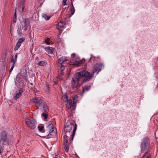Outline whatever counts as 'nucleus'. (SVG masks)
<instances>
[{"label": "nucleus", "mask_w": 158, "mask_h": 158, "mask_svg": "<svg viewBox=\"0 0 158 158\" xmlns=\"http://www.w3.org/2000/svg\"><path fill=\"white\" fill-rule=\"evenodd\" d=\"M88 72H82L81 71L75 73L72 80V88L73 91L77 90L79 82L81 81V85L90 81L91 76L87 75Z\"/></svg>", "instance_id": "1"}, {"label": "nucleus", "mask_w": 158, "mask_h": 158, "mask_svg": "<svg viewBox=\"0 0 158 158\" xmlns=\"http://www.w3.org/2000/svg\"><path fill=\"white\" fill-rule=\"evenodd\" d=\"M31 100L32 102L35 103L37 109H40L44 112H48L49 109L47 104L40 97H35L31 99Z\"/></svg>", "instance_id": "2"}, {"label": "nucleus", "mask_w": 158, "mask_h": 158, "mask_svg": "<svg viewBox=\"0 0 158 158\" xmlns=\"http://www.w3.org/2000/svg\"><path fill=\"white\" fill-rule=\"evenodd\" d=\"M150 143V139L148 137H145L142 140L140 146V151L141 153L144 154L141 158H144L146 157L147 154L149 152Z\"/></svg>", "instance_id": "3"}, {"label": "nucleus", "mask_w": 158, "mask_h": 158, "mask_svg": "<svg viewBox=\"0 0 158 158\" xmlns=\"http://www.w3.org/2000/svg\"><path fill=\"white\" fill-rule=\"evenodd\" d=\"M103 67L104 65L103 64H97L94 66V70H93L91 73L86 70H83L81 71L82 72H88V74L87 73V75H88V76H91V78L90 79V80L94 77V73L95 72H97V73H98V72L101 70L102 68Z\"/></svg>", "instance_id": "4"}, {"label": "nucleus", "mask_w": 158, "mask_h": 158, "mask_svg": "<svg viewBox=\"0 0 158 158\" xmlns=\"http://www.w3.org/2000/svg\"><path fill=\"white\" fill-rule=\"evenodd\" d=\"M25 123L28 127L31 129H34L36 127L37 123L33 118H27L25 119Z\"/></svg>", "instance_id": "5"}, {"label": "nucleus", "mask_w": 158, "mask_h": 158, "mask_svg": "<svg viewBox=\"0 0 158 158\" xmlns=\"http://www.w3.org/2000/svg\"><path fill=\"white\" fill-rule=\"evenodd\" d=\"M68 60L66 59V58L64 56L61 57L58 60L59 63L60 65V69L61 71L60 74L61 75H63V71L64 70L66 66V65L64 64V62Z\"/></svg>", "instance_id": "6"}, {"label": "nucleus", "mask_w": 158, "mask_h": 158, "mask_svg": "<svg viewBox=\"0 0 158 158\" xmlns=\"http://www.w3.org/2000/svg\"><path fill=\"white\" fill-rule=\"evenodd\" d=\"M7 134L6 132L5 131L2 132L0 135V144L3 143L7 141Z\"/></svg>", "instance_id": "7"}, {"label": "nucleus", "mask_w": 158, "mask_h": 158, "mask_svg": "<svg viewBox=\"0 0 158 158\" xmlns=\"http://www.w3.org/2000/svg\"><path fill=\"white\" fill-rule=\"evenodd\" d=\"M73 125V124H72L70 121H67L66 122L64 128V130L66 133L67 132H69L72 130Z\"/></svg>", "instance_id": "8"}, {"label": "nucleus", "mask_w": 158, "mask_h": 158, "mask_svg": "<svg viewBox=\"0 0 158 158\" xmlns=\"http://www.w3.org/2000/svg\"><path fill=\"white\" fill-rule=\"evenodd\" d=\"M91 88V86L90 85H86L82 87V92L80 94L81 96H82L83 94L85 93L88 92Z\"/></svg>", "instance_id": "9"}, {"label": "nucleus", "mask_w": 158, "mask_h": 158, "mask_svg": "<svg viewBox=\"0 0 158 158\" xmlns=\"http://www.w3.org/2000/svg\"><path fill=\"white\" fill-rule=\"evenodd\" d=\"M100 58L99 56H95L92 54L90 55V58L88 62L90 63H92L93 62L98 61L99 60Z\"/></svg>", "instance_id": "10"}, {"label": "nucleus", "mask_w": 158, "mask_h": 158, "mask_svg": "<svg viewBox=\"0 0 158 158\" xmlns=\"http://www.w3.org/2000/svg\"><path fill=\"white\" fill-rule=\"evenodd\" d=\"M23 92V89L20 88L19 90V92L16 93L14 97V99L16 100L19 98L22 95Z\"/></svg>", "instance_id": "11"}, {"label": "nucleus", "mask_w": 158, "mask_h": 158, "mask_svg": "<svg viewBox=\"0 0 158 158\" xmlns=\"http://www.w3.org/2000/svg\"><path fill=\"white\" fill-rule=\"evenodd\" d=\"M46 125L48 131H54V126L51 122L47 123Z\"/></svg>", "instance_id": "12"}, {"label": "nucleus", "mask_w": 158, "mask_h": 158, "mask_svg": "<svg viewBox=\"0 0 158 158\" xmlns=\"http://www.w3.org/2000/svg\"><path fill=\"white\" fill-rule=\"evenodd\" d=\"M44 49L46 52L49 54H52L54 52V48L52 47H45Z\"/></svg>", "instance_id": "13"}, {"label": "nucleus", "mask_w": 158, "mask_h": 158, "mask_svg": "<svg viewBox=\"0 0 158 158\" xmlns=\"http://www.w3.org/2000/svg\"><path fill=\"white\" fill-rule=\"evenodd\" d=\"M18 55V53H16L15 54V56L14 55H12L11 58V62L13 63V64L14 65H15L17 60Z\"/></svg>", "instance_id": "14"}, {"label": "nucleus", "mask_w": 158, "mask_h": 158, "mask_svg": "<svg viewBox=\"0 0 158 158\" xmlns=\"http://www.w3.org/2000/svg\"><path fill=\"white\" fill-rule=\"evenodd\" d=\"M82 61L80 60L79 61H75L71 62V64L75 65L77 66H79L82 64Z\"/></svg>", "instance_id": "15"}, {"label": "nucleus", "mask_w": 158, "mask_h": 158, "mask_svg": "<svg viewBox=\"0 0 158 158\" xmlns=\"http://www.w3.org/2000/svg\"><path fill=\"white\" fill-rule=\"evenodd\" d=\"M20 78L19 77H16L14 80L15 85L18 88L19 87V86L20 85Z\"/></svg>", "instance_id": "16"}, {"label": "nucleus", "mask_w": 158, "mask_h": 158, "mask_svg": "<svg viewBox=\"0 0 158 158\" xmlns=\"http://www.w3.org/2000/svg\"><path fill=\"white\" fill-rule=\"evenodd\" d=\"M24 27V30H27V27L29 23L28 19H24L23 20Z\"/></svg>", "instance_id": "17"}, {"label": "nucleus", "mask_w": 158, "mask_h": 158, "mask_svg": "<svg viewBox=\"0 0 158 158\" xmlns=\"http://www.w3.org/2000/svg\"><path fill=\"white\" fill-rule=\"evenodd\" d=\"M72 101L71 99H68L66 103V106L68 109H70L72 107Z\"/></svg>", "instance_id": "18"}, {"label": "nucleus", "mask_w": 158, "mask_h": 158, "mask_svg": "<svg viewBox=\"0 0 158 158\" xmlns=\"http://www.w3.org/2000/svg\"><path fill=\"white\" fill-rule=\"evenodd\" d=\"M77 124L76 123H75V125L74 126V128H73V131L72 134V137H71L72 141L73 140V138L75 136V132L77 130Z\"/></svg>", "instance_id": "19"}, {"label": "nucleus", "mask_w": 158, "mask_h": 158, "mask_svg": "<svg viewBox=\"0 0 158 158\" xmlns=\"http://www.w3.org/2000/svg\"><path fill=\"white\" fill-rule=\"evenodd\" d=\"M69 143L64 144V151L68 152L69 151Z\"/></svg>", "instance_id": "20"}, {"label": "nucleus", "mask_w": 158, "mask_h": 158, "mask_svg": "<svg viewBox=\"0 0 158 158\" xmlns=\"http://www.w3.org/2000/svg\"><path fill=\"white\" fill-rule=\"evenodd\" d=\"M64 23L60 22L59 23H58L57 26V27L58 29L60 30L61 28H62L64 27Z\"/></svg>", "instance_id": "21"}, {"label": "nucleus", "mask_w": 158, "mask_h": 158, "mask_svg": "<svg viewBox=\"0 0 158 158\" xmlns=\"http://www.w3.org/2000/svg\"><path fill=\"white\" fill-rule=\"evenodd\" d=\"M71 57L74 60H79L78 56H77L76 54L74 53L71 55Z\"/></svg>", "instance_id": "22"}, {"label": "nucleus", "mask_w": 158, "mask_h": 158, "mask_svg": "<svg viewBox=\"0 0 158 158\" xmlns=\"http://www.w3.org/2000/svg\"><path fill=\"white\" fill-rule=\"evenodd\" d=\"M50 132L48 134V135H47V137L48 138H52L53 137V136L55 134L54 132H53L54 131H49Z\"/></svg>", "instance_id": "23"}, {"label": "nucleus", "mask_w": 158, "mask_h": 158, "mask_svg": "<svg viewBox=\"0 0 158 158\" xmlns=\"http://www.w3.org/2000/svg\"><path fill=\"white\" fill-rule=\"evenodd\" d=\"M69 139V137L67 135H65L64 136V144L69 143V142H68Z\"/></svg>", "instance_id": "24"}, {"label": "nucleus", "mask_w": 158, "mask_h": 158, "mask_svg": "<svg viewBox=\"0 0 158 158\" xmlns=\"http://www.w3.org/2000/svg\"><path fill=\"white\" fill-rule=\"evenodd\" d=\"M42 17L43 18H44L46 20H48L50 18V16H48L45 14H43L42 15Z\"/></svg>", "instance_id": "25"}, {"label": "nucleus", "mask_w": 158, "mask_h": 158, "mask_svg": "<svg viewBox=\"0 0 158 158\" xmlns=\"http://www.w3.org/2000/svg\"><path fill=\"white\" fill-rule=\"evenodd\" d=\"M21 45V44L17 42V43L16 46L14 48V50L15 51H16L18 50V49L19 48L20 46Z\"/></svg>", "instance_id": "26"}, {"label": "nucleus", "mask_w": 158, "mask_h": 158, "mask_svg": "<svg viewBox=\"0 0 158 158\" xmlns=\"http://www.w3.org/2000/svg\"><path fill=\"white\" fill-rule=\"evenodd\" d=\"M25 37H22L21 38H20L18 40V42L21 44L25 41Z\"/></svg>", "instance_id": "27"}, {"label": "nucleus", "mask_w": 158, "mask_h": 158, "mask_svg": "<svg viewBox=\"0 0 158 158\" xmlns=\"http://www.w3.org/2000/svg\"><path fill=\"white\" fill-rule=\"evenodd\" d=\"M47 112H44L42 114V116L44 117V119H46L48 118V114L46 113Z\"/></svg>", "instance_id": "28"}, {"label": "nucleus", "mask_w": 158, "mask_h": 158, "mask_svg": "<svg viewBox=\"0 0 158 158\" xmlns=\"http://www.w3.org/2000/svg\"><path fill=\"white\" fill-rule=\"evenodd\" d=\"M70 10H71V13L72 15H73L74 14L75 11V10L73 4L72 5V7L70 9Z\"/></svg>", "instance_id": "29"}, {"label": "nucleus", "mask_w": 158, "mask_h": 158, "mask_svg": "<svg viewBox=\"0 0 158 158\" xmlns=\"http://www.w3.org/2000/svg\"><path fill=\"white\" fill-rule=\"evenodd\" d=\"M46 64V62L44 61H40L38 63V64L40 66H43Z\"/></svg>", "instance_id": "30"}, {"label": "nucleus", "mask_w": 158, "mask_h": 158, "mask_svg": "<svg viewBox=\"0 0 158 158\" xmlns=\"http://www.w3.org/2000/svg\"><path fill=\"white\" fill-rule=\"evenodd\" d=\"M24 7H25V6H24V4H20V9H21V11L22 12L23 11Z\"/></svg>", "instance_id": "31"}, {"label": "nucleus", "mask_w": 158, "mask_h": 158, "mask_svg": "<svg viewBox=\"0 0 158 158\" xmlns=\"http://www.w3.org/2000/svg\"><path fill=\"white\" fill-rule=\"evenodd\" d=\"M38 129L39 131L42 132L44 128V127L42 126H38Z\"/></svg>", "instance_id": "32"}, {"label": "nucleus", "mask_w": 158, "mask_h": 158, "mask_svg": "<svg viewBox=\"0 0 158 158\" xmlns=\"http://www.w3.org/2000/svg\"><path fill=\"white\" fill-rule=\"evenodd\" d=\"M17 32L19 36L21 37L22 36V35H23L22 33V31L21 30L18 29L17 30Z\"/></svg>", "instance_id": "33"}, {"label": "nucleus", "mask_w": 158, "mask_h": 158, "mask_svg": "<svg viewBox=\"0 0 158 158\" xmlns=\"http://www.w3.org/2000/svg\"><path fill=\"white\" fill-rule=\"evenodd\" d=\"M50 40V39L49 38H48L45 41V43L47 44H50V43L49 41Z\"/></svg>", "instance_id": "34"}, {"label": "nucleus", "mask_w": 158, "mask_h": 158, "mask_svg": "<svg viewBox=\"0 0 158 158\" xmlns=\"http://www.w3.org/2000/svg\"><path fill=\"white\" fill-rule=\"evenodd\" d=\"M62 98H63V100L64 101H66L68 98V97H67V95L65 94H64Z\"/></svg>", "instance_id": "35"}, {"label": "nucleus", "mask_w": 158, "mask_h": 158, "mask_svg": "<svg viewBox=\"0 0 158 158\" xmlns=\"http://www.w3.org/2000/svg\"><path fill=\"white\" fill-rule=\"evenodd\" d=\"M76 102H73V104H72V109L73 110H74L75 109V107L76 106Z\"/></svg>", "instance_id": "36"}, {"label": "nucleus", "mask_w": 158, "mask_h": 158, "mask_svg": "<svg viewBox=\"0 0 158 158\" xmlns=\"http://www.w3.org/2000/svg\"><path fill=\"white\" fill-rule=\"evenodd\" d=\"M67 0H63V6H65L66 5Z\"/></svg>", "instance_id": "37"}, {"label": "nucleus", "mask_w": 158, "mask_h": 158, "mask_svg": "<svg viewBox=\"0 0 158 158\" xmlns=\"http://www.w3.org/2000/svg\"><path fill=\"white\" fill-rule=\"evenodd\" d=\"M14 65L13 64L12 66L11 67L10 70V71H9V72H10V73H11V72H12V70H13V69L14 68Z\"/></svg>", "instance_id": "38"}, {"label": "nucleus", "mask_w": 158, "mask_h": 158, "mask_svg": "<svg viewBox=\"0 0 158 158\" xmlns=\"http://www.w3.org/2000/svg\"><path fill=\"white\" fill-rule=\"evenodd\" d=\"M25 2V0H21L20 4H24Z\"/></svg>", "instance_id": "39"}, {"label": "nucleus", "mask_w": 158, "mask_h": 158, "mask_svg": "<svg viewBox=\"0 0 158 158\" xmlns=\"http://www.w3.org/2000/svg\"><path fill=\"white\" fill-rule=\"evenodd\" d=\"M13 18H15V19H16V12H15V13L14 14V15L13 16Z\"/></svg>", "instance_id": "40"}, {"label": "nucleus", "mask_w": 158, "mask_h": 158, "mask_svg": "<svg viewBox=\"0 0 158 158\" xmlns=\"http://www.w3.org/2000/svg\"><path fill=\"white\" fill-rule=\"evenodd\" d=\"M145 157L144 158H145ZM151 156L150 155H149L148 156H147L146 157V158H151Z\"/></svg>", "instance_id": "41"}, {"label": "nucleus", "mask_w": 158, "mask_h": 158, "mask_svg": "<svg viewBox=\"0 0 158 158\" xmlns=\"http://www.w3.org/2000/svg\"><path fill=\"white\" fill-rule=\"evenodd\" d=\"M13 23H15L16 22V19H15V18H13Z\"/></svg>", "instance_id": "42"}, {"label": "nucleus", "mask_w": 158, "mask_h": 158, "mask_svg": "<svg viewBox=\"0 0 158 158\" xmlns=\"http://www.w3.org/2000/svg\"><path fill=\"white\" fill-rule=\"evenodd\" d=\"M77 98V95L75 96L73 98V100H74V98Z\"/></svg>", "instance_id": "43"}]
</instances>
